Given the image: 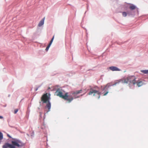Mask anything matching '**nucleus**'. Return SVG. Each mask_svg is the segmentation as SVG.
Wrapping results in <instances>:
<instances>
[{
    "instance_id": "obj_7",
    "label": "nucleus",
    "mask_w": 148,
    "mask_h": 148,
    "mask_svg": "<svg viewBox=\"0 0 148 148\" xmlns=\"http://www.w3.org/2000/svg\"><path fill=\"white\" fill-rule=\"evenodd\" d=\"M82 90H78V91H76L75 92H73V93H72V94L74 96V98L75 99V98H78L79 97H76V95L77 94H78L79 93H81V92H82Z\"/></svg>"
},
{
    "instance_id": "obj_3",
    "label": "nucleus",
    "mask_w": 148,
    "mask_h": 148,
    "mask_svg": "<svg viewBox=\"0 0 148 148\" xmlns=\"http://www.w3.org/2000/svg\"><path fill=\"white\" fill-rule=\"evenodd\" d=\"M55 93L57 96L67 101L69 103L71 102L74 99L73 97L69 95L68 92H66L64 95H63V93L62 91L59 89L57 90Z\"/></svg>"
},
{
    "instance_id": "obj_9",
    "label": "nucleus",
    "mask_w": 148,
    "mask_h": 148,
    "mask_svg": "<svg viewBox=\"0 0 148 148\" xmlns=\"http://www.w3.org/2000/svg\"><path fill=\"white\" fill-rule=\"evenodd\" d=\"M54 36H53V37L52 38V39H51V40L50 41V42L48 46L46 48V49H45V50L46 51H47L48 50L49 47H50L51 45V44L53 41V40L54 38Z\"/></svg>"
},
{
    "instance_id": "obj_17",
    "label": "nucleus",
    "mask_w": 148,
    "mask_h": 148,
    "mask_svg": "<svg viewBox=\"0 0 148 148\" xmlns=\"http://www.w3.org/2000/svg\"><path fill=\"white\" fill-rule=\"evenodd\" d=\"M7 135L10 138H11V137L10 136V135L9 134H7Z\"/></svg>"
},
{
    "instance_id": "obj_11",
    "label": "nucleus",
    "mask_w": 148,
    "mask_h": 148,
    "mask_svg": "<svg viewBox=\"0 0 148 148\" xmlns=\"http://www.w3.org/2000/svg\"><path fill=\"white\" fill-rule=\"evenodd\" d=\"M47 103L46 107L48 108L49 111L51 108V104L50 101L47 102Z\"/></svg>"
},
{
    "instance_id": "obj_5",
    "label": "nucleus",
    "mask_w": 148,
    "mask_h": 148,
    "mask_svg": "<svg viewBox=\"0 0 148 148\" xmlns=\"http://www.w3.org/2000/svg\"><path fill=\"white\" fill-rule=\"evenodd\" d=\"M41 99L43 103H46L50 101V95L47 93L44 94L41 97Z\"/></svg>"
},
{
    "instance_id": "obj_8",
    "label": "nucleus",
    "mask_w": 148,
    "mask_h": 148,
    "mask_svg": "<svg viewBox=\"0 0 148 148\" xmlns=\"http://www.w3.org/2000/svg\"><path fill=\"white\" fill-rule=\"evenodd\" d=\"M109 69L112 71H120V69H119L117 68L116 67L114 66L110 67H109Z\"/></svg>"
},
{
    "instance_id": "obj_16",
    "label": "nucleus",
    "mask_w": 148,
    "mask_h": 148,
    "mask_svg": "<svg viewBox=\"0 0 148 148\" xmlns=\"http://www.w3.org/2000/svg\"><path fill=\"white\" fill-rule=\"evenodd\" d=\"M18 111V109H16L14 110V113L15 114H16L17 112Z\"/></svg>"
},
{
    "instance_id": "obj_14",
    "label": "nucleus",
    "mask_w": 148,
    "mask_h": 148,
    "mask_svg": "<svg viewBox=\"0 0 148 148\" xmlns=\"http://www.w3.org/2000/svg\"><path fill=\"white\" fill-rule=\"evenodd\" d=\"M3 139V134L2 133L0 132V140H2Z\"/></svg>"
},
{
    "instance_id": "obj_18",
    "label": "nucleus",
    "mask_w": 148,
    "mask_h": 148,
    "mask_svg": "<svg viewBox=\"0 0 148 148\" xmlns=\"http://www.w3.org/2000/svg\"><path fill=\"white\" fill-rule=\"evenodd\" d=\"M3 118V117L2 116H0V119H2Z\"/></svg>"
},
{
    "instance_id": "obj_10",
    "label": "nucleus",
    "mask_w": 148,
    "mask_h": 148,
    "mask_svg": "<svg viewBox=\"0 0 148 148\" xmlns=\"http://www.w3.org/2000/svg\"><path fill=\"white\" fill-rule=\"evenodd\" d=\"M45 18H43L39 22L38 24V26L39 27H41L43 25L44 23V21Z\"/></svg>"
},
{
    "instance_id": "obj_6",
    "label": "nucleus",
    "mask_w": 148,
    "mask_h": 148,
    "mask_svg": "<svg viewBox=\"0 0 148 148\" xmlns=\"http://www.w3.org/2000/svg\"><path fill=\"white\" fill-rule=\"evenodd\" d=\"M110 86V84H108L103 88V90L101 91L102 92L103 91H105L104 92H101L102 94H103V96L106 95L108 93V88Z\"/></svg>"
},
{
    "instance_id": "obj_2",
    "label": "nucleus",
    "mask_w": 148,
    "mask_h": 148,
    "mask_svg": "<svg viewBox=\"0 0 148 148\" xmlns=\"http://www.w3.org/2000/svg\"><path fill=\"white\" fill-rule=\"evenodd\" d=\"M12 144L6 143L3 146V148H15L16 147H21L23 146L24 144L21 140L16 139H14L11 142Z\"/></svg>"
},
{
    "instance_id": "obj_1",
    "label": "nucleus",
    "mask_w": 148,
    "mask_h": 148,
    "mask_svg": "<svg viewBox=\"0 0 148 148\" xmlns=\"http://www.w3.org/2000/svg\"><path fill=\"white\" fill-rule=\"evenodd\" d=\"M121 82L123 83H129L130 87L131 85H133L140 87L144 84L142 80L140 79L136 80V78L134 76H128L126 78H123L121 79Z\"/></svg>"
},
{
    "instance_id": "obj_12",
    "label": "nucleus",
    "mask_w": 148,
    "mask_h": 148,
    "mask_svg": "<svg viewBox=\"0 0 148 148\" xmlns=\"http://www.w3.org/2000/svg\"><path fill=\"white\" fill-rule=\"evenodd\" d=\"M136 8V6L133 5H131L130 7V8L131 10H134Z\"/></svg>"
},
{
    "instance_id": "obj_15",
    "label": "nucleus",
    "mask_w": 148,
    "mask_h": 148,
    "mask_svg": "<svg viewBox=\"0 0 148 148\" xmlns=\"http://www.w3.org/2000/svg\"><path fill=\"white\" fill-rule=\"evenodd\" d=\"M122 15L124 17H125L127 16V14L125 12H123Z\"/></svg>"
},
{
    "instance_id": "obj_13",
    "label": "nucleus",
    "mask_w": 148,
    "mask_h": 148,
    "mask_svg": "<svg viewBox=\"0 0 148 148\" xmlns=\"http://www.w3.org/2000/svg\"><path fill=\"white\" fill-rule=\"evenodd\" d=\"M141 72L144 74H148V70H142Z\"/></svg>"
},
{
    "instance_id": "obj_4",
    "label": "nucleus",
    "mask_w": 148,
    "mask_h": 148,
    "mask_svg": "<svg viewBox=\"0 0 148 148\" xmlns=\"http://www.w3.org/2000/svg\"><path fill=\"white\" fill-rule=\"evenodd\" d=\"M101 93L98 90L94 89V88H91L88 94L89 95L93 94L94 96L97 97L98 99L99 98Z\"/></svg>"
}]
</instances>
